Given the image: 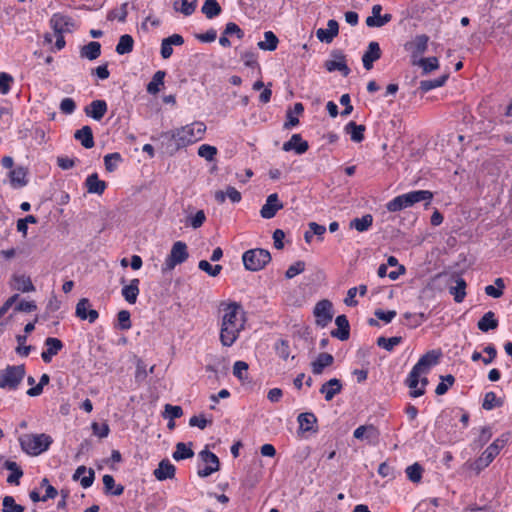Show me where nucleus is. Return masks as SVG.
<instances>
[{"label": "nucleus", "mask_w": 512, "mask_h": 512, "mask_svg": "<svg viewBox=\"0 0 512 512\" xmlns=\"http://www.w3.org/2000/svg\"><path fill=\"white\" fill-rule=\"evenodd\" d=\"M282 208L283 203L280 202L278 194L273 193L267 197L265 204L262 206L260 210V215L264 219H271Z\"/></svg>", "instance_id": "obj_14"}, {"label": "nucleus", "mask_w": 512, "mask_h": 512, "mask_svg": "<svg viewBox=\"0 0 512 512\" xmlns=\"http://www.w3.org/2000/svg\"><path fill=\"white\" fill-rule=\"evenodd\" d=\"M508 441L507 437H500L494 440L492 444H490L487 449L482 453V455L476 460L477 468H485L487 467L495 457L500 453L501 449L504 448Z\"/></svg>", "instance_id": "obj_9"}, {"label": "nucleus", "mask_w": 512, "mask_h": 512, "mask_svg": "<svg viewBox=\"0 0 512 512\" xmlns=\"http://www.w3.org/2000/svg\"><path fill=\"white\" fill-rule=\"evenodd\" d=\"M215 200L219 204H223L226 198H229L233 203H239L242 199L241 193L233 186H228L226 191L218 190L214 194Z\"/></svg>", "instance_id": "obj_32"}, {"label": "nucleus", "mask_w": 512, "mask_h": 512, "mask_svg": "<svg viewBox=\"0 0 512 512\" xmlns=\"http://www.w3.org/2000/svg\"><path fill=\"white\" fill-rule=\"evenodd\" d=\"M339 33V24L336 20L330 19L327 23V28L323 29L320 28L316 32L317 38L321 42L325 43H331L333 39L338 35Z\"/></svg>", "instance_id": "obj_23"}, {"label": "nucleus", "mask_w": 512, "mask_h": 512, "mask_svg": "<svg viewBox=\"0 0 512 512\" xmlns=\"http://www.w3.org/2000/svg\"><path fill=\"white\" fill-rule=\"evenodd\" d=\"M334 363V357L330 353L322 352L311 362V370L314 375H321L325 368Z\"/></svg>", "instance_id": "obj_28"}, {"label": "nucleus", "mask_w": 512, "mask_h": 512, "mask_svg": "<svg viewBox=\"0 0 512 512\" xmlns=\"http://www.w3.org/2000/svg\"><path fill=\"white\" fill-rule=\"evenodd\" d=\"M50 26L55 34H64L70 31V26H73V21L70 17L60 13L53 14L50 19Z\"/></svg>", "instance_id": "obj_20"}, {"label": "nucleus", "mask_w": 512, "mask_h": 512, "mask_svg": "<svg viewBox=\"0 0 512 512\" xmlns=\"http://www.w3.org/2000/svg\"><path fill=\"white\" fill-rule=\"evenodd\" d=\"M192 443H189L187 446L183 442H178L175 447V451L172 454V457L176 461H181L185 459L192 458L194 456V451L191 449Z\"/></svg>", "instance_id": "obj_41"}, {"label": "nucleus", "mask_w": 512, "mask_h": 512, "mask_svg": "<svg viewBox=\"0 0 512 512\" xmlns=\"http://www.w3.org/2000/svg\"><path fill=\"white\" fill-rule=\"evenodd\" d=\"M441 356L440 350H430L422 355L408 374L405 384L409 388H416L419 384V377L422 374H427L433 366L438 364Z\"/></svg>", "instance_id": "obj_3"}, {"label": "nucleus", "mask_w": 512, "mask_h": 512, "mask_svg": "<svg viewBox=\"0 0 512 512\" xmlns=\"http://www.w3.org/2000/svg\"><path fill=\"white\" fill-rule=\"evenodd\" d=\"M104 493L119 496L123 493L124 487L122 485H115L113 476L106 474L103 476Z\"/></svg>", "instance_id": "obj_45"}, {"label": "nucleus", "mask_w": 512, "mask_h": 512, "mask_svg": "<svg viewBox=\"0 0 512 512\" xmlns=\"http://www.w3.org/2000/svg\"><path fill=\"white\" fill-rule=\"evenodd\" d=\"M9 176L13 187H23L27 184V169L22 166L11 170Z\"/></svg>", "instance_id": "obj_40"}, {"label": "nucleus", "mask_w": 512, "mask_h": 512, "mask_svg": "<svg viewBox=\"0 0 512 512\" xmlns=\"http://www.w3.org/2000/svg\"><path fill=\"white\" fill-rule=\"evenodd\" d=\"M305 270V262L297 261L294 264L290 265L285 272V276L287 279H292L298 274L302 273Z\"/></svg>", "instance_id": "obj_63"}, {"label": "nucleus", "mask_w": 512, "mask_h": 512, "mask_svg": "<svg viewBox=\"0 0 512 512\" xmlns=\"http://www.w3.org/2000/svg\"><path fill=\"white\" fill-rule=\"evenodd\" d=\"M382 6L375 4L372 7V15L366 18V25L368 27H382L392 20L391 14L381 15Z\"/></svg>", "instance_id": "obj_16"}, {"label": "nucleus", "mask_w": 512, "mask_h": 512, "mask_svg": "<svg viewBox=\"0 0 512 512\" xmlns=\"http://www.w3.org/2000/svg\"><path fill=\"white\" fill-rule=\"evenodd\" d=\"M309 148L308 142L303 140L300 134H293L289 141L283 144L282 149L286 152L295 151L296 154L301 155Z\"/></svg>", "instance_id": "obj_24"}, {"label": "nucleus", "mask_w": 512, "mask_h": 512, "mask_svg": "<svg viewBox=\"0 0 512 512\" xmlns=\"http://www.w3.org/2000/svg\"><path fill=\"white\" fill-rule=\"evenodd\" d=\"M75 314L79 319L87 320L89 323H94L99 317V313L92 308L91 302L87 298H81L78 301Z\"/></svg>", "instance_id": "obj_13"}, {"label": "nucleus", "mask_w": 512, "mask_h": 512, "mask_svg": "<svg viewBox=\"0 0 512 512\" xmlns=\"http://www.w3.org/2000/svg\"><path fill=\"white\" fill-rule=\"evenodd\" d=\"M4 467L11 471V473L7 477V482L9 484H19V480L23 475L22 469L19 467V465L16 462L13 461H6L4 464Z\"/></svg>", "instance_id": "obj_44"}, {"label": "nucleus", "mask_w": 512, "mask_h": 512, "mask_svg": "<svg viewBox=\"0 0 512 512\" xmlns=\"http://www.w3.org/2000/svg\"><path fill=\"white\" fill-rule=\"evenodd\" d=\"M373 223V217L370 214H366L361 218H354L350 222V227L356 229L359 232H364L368 230Z\"/></svg>", "instance_id": "obj_50"}, {"label": "nucleus", "mask_w": 512, "mask_h": 512, "mask_svg": "<svg viewBox=\"0 0 512 512\" xmlns=\"http://www.w3.org/2000/svg\"><path fill=\"white\" fill-rule=\"evenodd\" d=\"M198 268L205 273H207L211 277H216L222 271V266L219 264L212 265L207 260H200L198 263Z\"/></svg>", "instance_id": "obj_56"}, {"label": "nucleus", "mask_w": 512, "mask_h": 512, "mask_svg": "<svg viewBox=\"0 0 512 512\" xmlns=\"http://www.w3.org/2000/svg\"><path fill=\"white\" fill-rule=\"evenodd\" d=\"M184 43V38L180 34H173L164 38L161 42L160 54L163 59H168L173 54L172 46H181Z\"/></svg>", "instance_id": "obj_22"}, {"label": "nucleus", "mask_w": 512, "mask_h": 512, "mask_svg": "<svg viewBox=\"0 0 512 512\" xmlns=\"http://www.w3.org/2000/svg\"><path fill=\"white\" fill-rule=\"evenodd\" d=\"M101 54V44L97 41H91L84 45L80 50V56L89 60L97 59Z\"/></svg>", "instance_id": "obj_38"}, {"label": "nucleus", "mask_w": 512, "mask_h": 512, "mask_svg": "<svg viewBox=\"0 0 512 512\" xmlns=\"http://www.w3.org/2000/svg\"><path fill=\"white\" fill-rule=\"evenodd\" d=\"M503 401L496 396L494 392H487L484 396L482 407L485 410H492L496 407L502 406Z\"/></svg>", "instance_id": "obj_54"}, {"label": "nucleus", "mask_w": 512, "mask_h": 512, "mask_svg": "<svg viewBox=\"0 0 512 512\" xmlns=\"http://www.w3.org/2000/svg\"><path fill=\"white\" fill-rule=\"evenodd\" d=\"M201 12L208 18L213 19L220 15L222 8L216 0H205Z\"/></svg>", "instance_id": "obj_47"}, {"label": "nucleus", "mask_w": 512, "mask_h": 512, "mask_svg": "<svg viewBox=\"0 0 512 512\" xmlns=\"http://www.w3.org/2000/svg\"><path fill=\"white\" fill-rule=\"evenodd\" d=\"M402 342L401 336H394L391 338H385L383 336L377 339V345L387 351H392L395 346Z\"/></svg>", "instance_id": "obj_55"}, {"label": "nucleus", "mask_w": 512, "mask_h": 512, "mask_svg": "<svg viewBox=\"0 0 512 512\" xmlns=\"http://www.w3.org/2000/svg\"><path fill=\"white\" fill-rule=\"evenodd\" d=\"M26 374L25 366L8 365L0 370V388L14 391L18 389Z\"/></svg>", "instance_id": "obj_6"}, {"label": "nucleus", "mask_w": 512, "mask_h": 512, "mask_svg": "<svg viewBox=\"0 0 512 512\" xmlns=\"http://www.w3.org/2000/svg\"><path fill=\"white\" fill-rule=\"evenodd\" d=\"M423 471V467L419 463H414L405 470L407 478L413 483H419L421 481Z\"/></svg>", "instance_id": "obj_52"}, {"label": "nucleus", "mask_w": 512, "mask_h": 512, "mask_svg": "<svg viewBox=\"0 0 512 512\" xmlns=\"http://www.w3.org/2000/svg\"><path fill=\"white\" fill-rule=\"evenodd\" d=\"M379 435V431L374 425H361L353 432L356 439L367 440L369 443H376Z\"/></svg>", "instance_id": "obj_19"}, {"label": "nucleus", "mask_w": 512, "mask_h": 512, "mask_svg": "<svg viewBox=\"0 0 512 512\" xmlns=\"http://www.w3.org/2000/svg\"><path fill=\"white\" fill-rule=\"evenodd\" d=\"M217 154V148L208 144H203L198 148V155L208 161H212Z\"/></svg>", "instance_id": "obj_62"}, {"label": "nucleus", "mask_w": 512, "mask_h": 512, "mask_svg": "<svg viewBox=\"0 0 512 512\" xmlns=\"http://www.w3.org/2000/svg\"><path fill=\"white\" fill-rule=\"evenodd\" d=\"M76 140L80 141L83 147L90 149L94 146L93 131L90 126H83L74 134Z\"/></svg>", "instance_id": "obj_35"}, {"label": "nucleus", "mask_w": 512, "mask_h": 512, "mask_svg": "<svg viewBox=\"0 0 512 512\" xmlns=\"http://www.w3.org/2000/svg\"><path fill=\"white\" fill-rule=\"evenodd\" d=\"M121 161H122V157L117 152L105 155L104 164H105L106 170L108 172H113L116 169L118 163Z\"/></svg>", "instance_id": "obj_58"}, {"label": "nucleus", "mask_w": 512, "mask_h": 512, "mask_svg": "<svg viewBox=\"0 0 512 512\" xmlns=\"http://www.w3.org/2000/svg\"><path fill=\"white\" fill-rule=\"evenodd\" d=\"M242 260L247 270L260 271L271 261V254L262 248L250 249L243 253Z\"/></svg>", "instance_id": "obj_7"}, {"label": "nucleus", "mask_w": 512, "mask_h": 512, "mask_svg": "<svg viewBox=\"0 0 512 512\" xmlns=\"http://www.w3.org/2000/svg\"><path fill=\"white\" fill-rule=\"evenodd\" d=\"M205 131L206 126L203 122H194L177 129L162 132L159 139L166 152L173 155L179 149L201 140Z\"/></svg>", "instance_id": "obj_1"}, {"label": "nucleus", "mask_w": 512, "mask_h": 512, "mask_svg": "<svg viewBox=\"0 0 512 512\" xmlns=\"http://www.w3.org/2000/svg\"><path fill=\"white\" fill-rule=\"evenodd\" d=\"M189 257V253L187 250V245L185 242L177 241L172 245L171 251L167 258L165 259L164 265L162 267V271H170L175 268V266L184 263Z\"/></svg>", "instance_id": "obj_8"}, {"label": "nucleus", "mask_w": 512, "mask_h": 512, "mask_svg": "<svg viewBox=\"0 0 512 512\" xmlns=\"http://www.w3.org/2000/svg\"><path fill=\"white\" fill-rule=\"evenodd\" d=\"M428 41L427 35H417L411 42L406 43L405 48L412 53L413 57H417L427 50Z\"/></svg>", "instance_id": "obj_26"}, {"label": "nucleus", "mask_w": 512, "mask_h": 512, "mask_svg": "<svg viewBox=\"0 0 512 512\" xmlns=\"http://www.w3.org/2000/svg\"><path fill=\"white\" fill-rule=\"evenodd\" d=\"M432 197L433 194L428 190L411 191L390 200L386 204V208L389 212H397L405 208L412 207L414 204L421 201H427L429 203Z\"/></svg>", "instance_id": "obj_5"}, {"label": "nucleus", "mask_w": 512, "mask_h": 512, "mask_svg": "<svg viewBox=\"0 0 512 512\" xmlns=\"http://www.w3.org/2000/svg\"><path fill=\"white\" fill-rule=\"evenodd\" d=\"M85 187L88 193L102 195L107 184L105 181L99 179L97 173H93L86 178Z\"/></svg>", "instance_id": "obj_31"}, {"label": "nucleus", "mask_w": 512, "mask_h": 512, "mask_svg": "<svg viewBox=\"0 0 512 512\" xmlns=\"http://www.w3.org/2000/svg\"><path fill=\"white\" fill-rule=\"evenodd\" d=\"M418 65L422 67L425 74L436 70L439 66L438 59L436 57L422 58L419 60Z\"/></svg>", "instance_id": "obj_61"}, {"label": "nucleus", "mask_w": 512, "mask_h": 512, "mask_svg": "<svg viewBox=\"0 0 512 512\" xmlns=\"http://www.w3.org/2000/svg\"><path fill=\"white\" fill-rule=\"evenodd\" d=\"M222 322L220 342L223 346H232L245 326V312L239 303L231 302L221 305Z\"/></svg>", "instance_id": "obj_2"}, {"label": "nucleus", "mask_w": 512, "mask_h": 512, "mask_svg": "<svg viewBox=\"0 0 512 512\" xmlns=\"http://www.w3.org/2000/svg\"><path fill=\"white\" fill-rule=\"evenodd\" d=\"M134 39L129 34L120 36L119 41L116 45L115 51L119 55L128 54L133 51Z\"/></svg>", "instance_id": "obj_42"}, {"label": "nucleus", "mask_w": 512, "mask_h": 512, "mask_svg": "<svg viewBox=\"0 0 512 512\" xmlns=\"http://www.w3.org/2000/svg\"><path fill=\"white\" fill-rule=\"evenodd\" d=\"M455 285L449 286V293L453 296L456 303H461L466 296V281L457 277L454 279Z\"/></svg>", "instance_id": "obj_34"}, {"label": "nucleus", "mask_w": 512, "mask_h": 512, "mask_svg": "<svg viewBox=\"0 0 512 512\" xmlns=\"http://www.w3.org/2000/svg\"><path fill=\"white\" fill-rule=\"evenodd\" d=\"M128 15V3L125 2L121 5L120 9H113L109 11L107 15L108 20H114L117 19L119 22L124 23L126 21Z\"/></svg>", "instance_id": "obj_57"}, {"label": "nucleus", "mask_w": 512, "mask_h": 512, "mask_svg": "<svg viewBox=\"0 0 512 512\" xmlns=\"http://www.w3.org/2000/svg\"><path fill=\"white\" fill-rule=\"evenodd\" d=\"M107 112V103L104 100H94L86 108L87 116L94 120H101Z\"/></svg>", "instance_id": "obj_29"}, {"label": "nucleus", "mask_w": 512, "mask_h": 512, "mask_svg": "<svg viewBox=\"0 0 512 512\" xmlns=\"http://www.w3.org/2000/svg\"><path fill=\"white\" fill-rule=\"evenodd\" d=\"M175 473L176 468L168 459L161 460L158 467L153 471V475L158 481L173 479Z\"/></svg>", "instance_id": "obj_21"}, {"label": "nucleus", "mask_w": 512, "mask_h": 512, "mask_svg": "<svg viewBox=\"0 0 512 512\" xmlns=\"http://www.w3.org/2000/svg\"><path fill=\"white\" fill-rule=\"evenodd\" d=\"M45 346L47 348L41 353V357L45 363H50L53 356L57 355L62 350L63 343L58 338L48 337L45 340Z\"/></svg>", "instance_id": "obj_18"}, {"label": "nucleus", "mask_w": 512, "mask_h": 512, "mask_svg": "<svg viewBox=\"0 0 512 512\" xmlns=\"http://www.w3.org/2000/svg\"><path fill=\"white\" fill-rule=\"evenodd\" d=\"M24 506L17 504L12 496H5L2 500V512H24Z\"/></svg>", "instance_id": "obj_53"}, {"label": "nucleus", "mask_w": 512, "mask_h": 512, "mask_svg": "<svg viewBox=\"0 0 512 512\" xmlns=\"http://www.w3.org/2000/svg\"><path fill=\"white\" fill-rule=\"evenodd\" d=\"M139 284L138 278H134L128 285L122 288V296L129 304H135L139 295Z\"/></svg>", "instance_id": "obj_33"}, {"label": "nucleus", "mask_w": 512, "mask_h": 512, "mask_svg": "<svg viewBox=\"0 0 512 512\" xmlns=\"http://www.w3.org/2000/svg\"><path fill=\"white\" fill-rule=\"evenodd\" d=\"M49 381H50L49 375L45 374V373L42 374V376L40 377L39 383L36 386L28 389L27 394L31 397L39 396L43 392V387L45 385H47L49 383Z\"/></svg>", "instance_id": "obj_59"}, {"label": "nucleus", "mask_w": 512, "mask_h": 512, "mask_svg": "<svg viewBox=\"0 0 512 512\" xmlns=\"http://www.w3.org/2000/svg\"><path fill=\"white\" fill-rule=\"evenodd\" d=\"M72 479L77 481L80 479V484L84 489H87L92 486L95 479V472L93 469H87L85 466H79L73 476Z\"/></svg>", "instance_id": "obj_25"}, {"label": "nucleus", "mask_w": 512, "mask_h": 512, "mask_svg": "<svg viewBox=\"0 0 512 512\" xmlns=\"http://www.w3.org/2000/svg\"><path fill=\"white\" fill-rule=\"evenodd\" d=\"M366 127L362 124H357L354 121H350L345 126V132L350 135L353 142L360 143L364 140V132Z\"/></svg>", "instance_id": "obj_37"}, {"label": "nucleus", "mask_w": 512, "mask_h": 512, "mask_svg": "<svg viewBox=\"0 0 512 512\" xmlns=\"http://www.w3.org/2000/svg\"><path fill=\"white\" fill-rule=\"evenodd\" d=\"M18 441L23 452L30 456L42 454L53 443L52 437L45 433H25L19 436Z\"/></svg>", "instance_id": "obj_4"}, {"label": "nucleus", "mask_w": 512, "mask_h": 512, "mask_svg": "<svg viewBox=\"0 0 512 512\" xmlns=\"http://www.w3.org/2000/svg\"><path fill=\"white\" fill-rule=\"evenodd\" d=\"M10 286L13 290L28 293L36 290L30 276L25 274H13L10 281Z\"/></svg>", "instance_id": "obj_15"}, {"label": "nucleus", "mask_w": 512, "mask_h": 512, "mask_svg": "<svg viewBox=\"0 0 512 512\" xmlns=\"http://www.w3.org/2000/svg\"><path fill=\"white\" fill-rule=\"evenodd\" d=\"M304 111L302 103L298 102L294 104L293 110L287 111V121L284 124L285 128H291L299 124V119L296 115H300Z\"/></svg>", "instance_id": "obj_48"}, {"label": "nucleus", "mask_w": 512, "mask_h": 512, "mask_svg": "<svg viewBox=\"0 0 512 512\" xmlns=\"http://www.w3.org/2000/svg\"><path fill=\"white\" fill-rule=\"evenodd\" d=\"M313 314L316 318L315 323L319 327H326L333 318V304L328 299L320 300L316 303Z\"/></svg>", "instance_id": "obj_10"}, {"label": "nucleus", "mask_w": 512, "mask_h": 512, "mask_svg": "<svg viewBox=\"0 0 512 512\" xmlns=\"http://www.w3.org/2000/svg\"><path fill=\"white\" fill-rule=\"evenodd\" d=\"M333 59L326 60L324 63V67L328 72L339 71L343 76H348L350 73V68L346 64L345 55L339 51L335 50L331 53Z\"/></svg>", "instance_id": "obj_12"}, {"label": "nucleus", "mask_w": 512, "mask_h": 512, "mask_svg": "<svg viewBox=\"0 0 512 512\" xmlns=\"http://www.w3.org/2000/svg\"><path fill=\"white\" fill-rule=\"evenodd\" d=\"M447 79L448 74L442 75L439 78L433 80H423L420 82L419 89L422 92L426 93L432 89L443 86L446 83Z\"/></svg>", "instance_id": "obj_51"}, {"label": "nucleus", "mask_w": 512, "mask_h": 512, "mask_svg": "<svg viewBox=\"0 0 512 512\" xmlns=\"http://www.w3.org/2000/svg\"><path fill=\"white\" fill-rule=\"evenodd\" d=\"M14 82L13 77L6 73L1 72L0 73V93L3 95H6L11 88V84Z\"/></svg>", "instance_id": "obj_64"}, {"label": "nucleus", "mask_w": 512, "mask_h": 512, "mask_svg": "<svg viewBox=\"0 0 512 512\" xmlns=\"http://www.w3.org/2000/svg\"><path fill=\"white\" fill-rule=\"evenodd\" d=\"M248 364L244 361H236L233 366V374L240 381L247 379Z\"/></svg>", "instance_id": "obj_60"}, {"label": "nucleus", "mask_w": 512, "mask_h": 512, "mask_svg": "<svg viewBox=\"0 0 512 512\" xmlns=\"http://www.w3.org/2000/svg\"><path fill=\"white\" fill-rule=\"evenodd\" d=\"M297 420L299 423V428L303 432H309V431L316 432L317 431V429L314 427V425L317 423V418L313 413H311V412L300 413L298 415Z\"/></svg>", "instance_id": "obj_36"}, {"label": "nucleus", "mask_w": 512, "mask_h": 512, "mask_svg": "<svg viewBox=\"0 0 512 512\" xmlns=\"http://www.w3.org/2000/svg\"><path fill=\"white\" fill-rule=\"evenodd\" d=\"M201 460L207 465L203 469L198 470V476L205 478L216 472L220 468L219 458L211 451L204 449L199 453Z\"/></svg>", "instance_id": "obj_11"}, {"label": "nucleus", "mask_w": 512, "mask_h": 512, "mask_svg": "<svg viewBox=\"0 0 512 512\" xmlns=\"http://www.w3.org/2000/svg\"><path fill=\"white\" fill-rule=\"evenodd\" d=\"M342 390V383L337 378H332L322 384L320 393L324 394L326 401H331Z\"/></svg>", "instance_id": "obj_30"}, {"label": "nucleus", "mask_w": 512, "mask_h": 512, "mask_svg": "<svg viewBox=\"0 0 512 512\" xmlns=\"http://www.w3.org/2000/svg\"><path fill=\"white\" fill-rule=\"evenodd\" d=\"M478 329L482 332L496 329L498 327V320L495 319V314L492 311L486 312L477 323Z\"/></svg>", "instance_id": "obj_39"}, {"label": "nucleus", "mask_w": 512, "mask_h": 512, "mask_svg": "<svg viewBox=\"0 0 512 512\" xmlns=\"http://www.w3.org/2000/svg\"><path fill=\"white\" fill-rule=\"evenodd\" d=\"M337 329L331 331V336L341 341L349 339L350 336V324L345 315H339L335 319Z\"/></svg>", "instance_id": "obj_27"}, {"label": "nucleus", "mask_w": 512, "mask_h": 512, "mask_svg": "<svg viewBox=\"0 0 512 512\" xmlns=\"http://www.w3.org/2000/svg\"><path fill=\"white\" fill-rule=\"evenodd\" d=\"M279 40L272 31H266L264 33V41L258 42L259 49L263 51H274L277 48Z\"/></svg>", "instance_id": "obj_46"}, {"label": "nucleus", "mask_w": 512, "mask_h": 512, "mask_svg": "<svg viewBox=\"0 0 512 512\" xmlns=\"http://www.w3.org/2000/svg\"><path fill=\"white\" fill-rule=\"evenodd\" d=\"M197 7V0H181V4L179 6V2H174L173 8L175 11L182 13L185 16L192 15Z\"/></svg>", "instance_id": "obj_49"}, {"label": "nucleus", "mask_w": 512, "mask_h": 512, "mask_svg": "<svg viewBox=\"0 0 512 512\" xmlns=\"http://www.w3.org/2000/svg\"><path fill=\"white\" fill-rule=\"evenodd\" d=\"M381 49L378 42L372 41L368 44L367 50L362 56L363 66L366 70L373 68V63L381 58Z\"/></svg>", "instance_id": "obj_17"}, {"label": "nucleus", "mask_w": 512, "mask_h": 512, "mask_svg": "<svg viewBox=\"0 0 512 512\" xmlns=\"http://www.w3.org/2000/svg\"><path fill=\"white\" fill-rule=\"evenodd\" d=\"M166 76V72L163 70H158L152 77V80L147 85V92L149 94L155 95L160 91V86L164 85V78Z\"/></svg>", "instance_id": "obj_43"}]
</instances>
